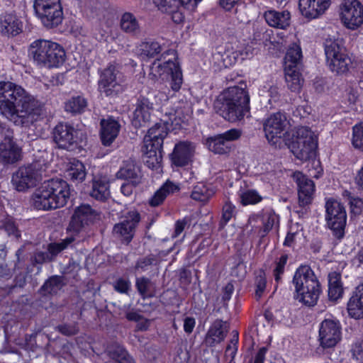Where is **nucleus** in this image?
I'll return each instance as SVG.
<instances>
[{
    "label": "nucleus",
    "mask_w": 363,
    "mask_h": 363,
    "mask_svg": "<svg viewBox=\"0 0 363 363\" xmlns=\"http://www.w3.org/2000/svg\"><path fill=\"white\" fill-rule=\"evenodd\" d=\"M0 113L16 125L28 126L43 113V105L22 86L0 82Z\"/></svg>",
    "instance_id": "obj_1"
},
{
    "label": "nucleus",
    "mask_w": 363,
    "mask_h": 363,
    "mask_svg": "<svg viewBox=\"0 0 363 363\" xmlns=\"http://www.w3.org/2000/svg\"><path fill=\"white\" fill-rule=\"evenodd\" d=\"M250 96L246 91V84L231 86L219 96L216 107L220 114L231 122L241 120L249 111Z\"/></svg>",
    "instance_id": "obj_2"
},
{
    "label": "nucleus",
    "mask_w": 363,
    "mask_h": 363,
    "mask_svg": "<svg viewBox=\"0 0 363 363\" xmlns=\"http://www.w3.org/2000/svg\"><path fill=\"white\" fill-rule=\"evenodd\" d=\"M149 77L158 82L160 86L157 87L161 90L163 89L162 86L164 82H169V83L170 90L168 93L160 94V103L167 101L169 97L173 96L170 92L179 91L183 84L182 70L174 57L173 59H168L164 62H162L160 59L155 60L150 67Z\"/></svg>",
    "instance_id": "obj_3"
},
{
    "label": "nucleus",
    "mask_w": 363,
    "mask_h": 363,
    "mask_svg": "<svg viewBox=\"0 0 363 363\" xmlns=\"http://www.w3.org/2000/svg\"><path fill=\"white\" fill-rule=\"evenodd\" d=\"M292 282L296 300L307 306H314L317 303L321 292L320 284L309 266H300L294 273Z\"/></svg>",
    "instance_id": "obj_4"
},
{
    "label": "nucleus",
    "mask_w": 363,
    "mask_h": 363,
    "mask_svg": "<svg viewBox=\"0 0 363 363\" xmlns=\"http://www.w3.org/2000/svg\"><path fill=\"white\" fill-rule=\"evenodd\" d=\"M29 53L35 63L46 68H58L65 62L64 48L58 43L48 40H36L29 47Z\"/></svg>",
    "instance_id": "obj_5"
},
{
    "label": "nucleus",
    "mask_w": 363,
    "mask_h": 363,
    "mask_svg": "<svg viewBox=\"0 0 363 363\" xmlns=\"http://www.w3.org/2000/svg\"><path fill=\"white\" fill-rule=\"evenodd\" d=\"M255 48L252 42L247 43H228L223 50H218L212 55L211 63L216 70H220L235 65L238 61L251 58Z\"/></svg>",
    "instance_id": "obj_6"
},
{
    "label": "nucleus",
    "mask_w": 363,
    "mask_h": 363,
    "mask_svg": "<svg viewBox=\"0 0 363 363\" xmlns=\"http://www.w3.org/2000/svg\"><path fill=\"white\" fill-rule=\"evenodd\" d=\"M318 147V135L306 126L296 128L290 148L295 157L306 161L315 157Z\"/></svg>",
    "instance_id": "obj_7"
},
{
    "label": "nucleus",
    "mask_w": 363,
    "mask_h": 363,
    "mask_svg": "<svg viewBox=\"0 0 363 363\" xmlns=\"http://www.w3.org/2000/svg\"><path fill=\"white\" fill-rule=\"evenodd\" d=\"M325 54L327 65L332 72L344 74L350 70L352 60L339 40L327 39L325 42Z\"/></svg>",
    "instance_id": "obj_8"
},
{
    "label": "nucleus",
    "mask_w": 363,
    "mask_h": 363,
    "mask_svg": "<svg viewBox=\"0 0 363 363\" xmlns=\"http://www.w3.org/2000/svg\"><path fill=\"white\" fill-rule=\"evenodd\" d=\"M325 220L328 228L338 239L343 238L347 223V213L343 205L330 198L325 202Z\"/></svg>",
    "instance_id": "obj_9"
},
{
    "label": "nucleus",
    "mask_w": 363,
    "mask_h": 363,
    "mask_svg": "<svg viewBox=\"0 0 363 363\" xmlns=\"http://www.w3.org/2000/svg\"><path fill=\"white\" fill-rule=\"evenodd\" d=\"M34 9L37 16L47 28H53L62 21V9L60 0H35Z\"/></svg>",
    "instance_id": "obj_10"
},
{
    "label": "nucleus",
    "mask_w": 363,
    "mask_h": 363,
    "mask_svg": "<svg viewBox=\"0 0 363 363\" xmlns=\"http://www.w3.org/2000/svg\"><path fill=\"white\" fill-rule=\"evenodd\" d=\"M42 179L40 164L33 163L20 167L13 174L11 183L18 191H26L33 188Z\"/></svg>",
    "instance_id": "obj_11"
},
{
    "label": "nucleus",
    "mask_w": 363,
    "mask_h": 363,
    "mask_svg": "<svg viewBox=\"0 0 363 363\" xmlns=\"http://www.w3.org/2000/svg\"><path fill=\"white\" fill-rule=\"evenodd\" d=\"M175 115L170 113L168 118L161 119L160 122L151 127L144 138L145 147L152 148H162L164 139L167 135L170 127L176 128L179 125Z\"/></svg>",
    "instance_id": "obj_12"
},
{
    "label": "nucleus",
    "mask_w": 363,
    "mask_h": 363,
    "mask_svg": "<svg viewBox=\"0 0 363 363\" xmlns=\"http://www.w3.org/2000/svg\"><path fill=\"white\" fill-rule=\"evenodd\" d=\"M340 18L347 28L357 29L363 25V4L358 0H344L340 6Z\"/></svg>",
    "instance_id": "obj_13"
},
{
    "label": "nucleus",
    "mask_w": 363,
    "mask_h": 363,
    "mask_svg": "<svg viewBox=\"0 0 363 363\" xmlns=\"http://www.w3.org/2000/svg\"><path fill=\"white\" fill-rule=\"evenodd\" d=\"M288 125L289 121L284 113L277 112L272 114L264 123V130L268 142L273 145H277Z\"/></svg>",
    "instance_id": "obj_14"
},
{
    "label": "nucleus",
    "mask_w": 363,
    "mask_h": 363,
    "mask_svg": "<svg viewBox=\"0 0 363 363\" xmlns=\"http://www.w3.org/2000/svg\"><path fill=\"white\" fill-rule=\"evenodd\" d=\"M120 73L116 65H110L100 73L98 89L106 96H113L122 91Z\"/></svg>",
    "instance_id": "obj_15"
},
{
    "label": "nucleus",
    "mask_w": 363,
    "mask_h": 363,
    "mask_svg": "<svg viewBox=\"0 0 363 363\" xmlns=\"http://www.w3.org/2000/svg\"><path fill=\"white\" fill-rule=\"evenodd\" d=\"M341 325L337 320L326 318L319 327L318 341L323 348L335 346L340 340Z\"/></svg>",
    "instance_id": "obj_16"
},
{
    "label": "nucleus",
    "mask_w": 363,
    "mask_h": 363,
    "mask_svg": "<svg viewBox=\"0 0 363 363\" xmlns=\"http://www.w3.org/2000/svg\"><path fill=\"white\" fill-rule=\"evenodd\" d=\"M4 139L0 143V162L4 164H14L21 160V148L13 141L11 129H3Z\"/></svg>",
    "instance_id": "obj_17"
},
{
    "label": "nucleus",
    "mask_w": 363,
    "mask_h": 363,
    "mask_svg": "<svg viewBox=\"0 0 363 363\" xmlns=\"http://www.w3.org/2000/svg\"><path fill=\"white\" fill-rule=\"evenodd\" d=\"M241 133L237 129H230L222 134L208 138L205 144L208 149L216 154H226L232 148V141L238 139Z\"/></svg>",
    "instance_id": "obj_18"
},
{
    "label": "nucleus",
    "mask_w": 363,
    "mask_h": 363,
    "mask_svg": "<svg viewBox=\"0 0 363 363\" xmlns=\"http://www.w3.org/2000/svg\"><path fill=\"white\" fill-rule=\"evenodd\" d=\"M53 189L52 180L45 181L32 195V203L38 210L55 209L54 207Z\"/></svg>",
    "instance_id": "obj_19"
},
{
    "label": "nucleus",
    "mask_w": 363,
    "mask_h": 363,
    "mask_svg": "<svg viewBox=\"0 0 363 363\" xmlns=\"http://www.w3.org/2000/svg\"><path fill=\"white\" fill-rule=\"evenodd\" d=\"M196 152L195 143L188 141H179L174 145L170 159L177 167H184L193 161Z\"/></svg>",
    "instance_id": "obj_20"
},
{
    "label": "nucleus",
    "mask_w": 363,
    "mask_h": 363,
    "mask_svg": "<svg viewBox=\"0 0 363 363\" xmlns=\"http://www.w3.org/2000/svg\"><path fill=\"white\" fill-rule=\"evenodd\" d=\"M140 219L138 211H129L123 221L114 225L113 234L122 241L129 242L133 237L135 228Z\"/></svg>",
    "instance_id": "obj_21"
},
{
    "label": "nucleus",
    "mask_w": 363,
    "mask_h": 363,
    "mask_svg": "<svg viewBox=\"0 0 363 363\" xmlns=\"http://www.w3.org/2000/svg\"><path fill=\"white\" fill-rule=\"evenodd\" d=\"M53 139L59 147L69 149L77 142L78 130L68 123H60L54 128Z\"/></svg>",
    "instance_id": "obj_22"
},
{
    "label": "nucleus",
    "mask_w": 363,
    "mask_h": 363,
    "mask_svg": "<svg viewBox=\"0 0 363 363\" xmlns=\"http://www.w3.org/2000/svg\"><path fill=\"white\" fill-rule=\"evenodd\" d=\"M330 4V0H299L298 9L304 18L311 20L324 14Z\"/></svg>",
    "instance_id": "obj_23"
},
{
    "label": "nucleus",
    "mask_w": 363,
    "mask_h": 363,
    "mask_svg": "<svg viewBox=\"0 0 363 363\" xmlns=\"http://www.w3.org/2000/svg\"><path fill=\"white\" fill-rule=\"evenodd\" d=\"M98 214L89 204H82L76 208L69 224V230L79 232L85 225L94 222Z\"/></svg>",
    "instance_id": "obj_24"
},
{
    "label": "nucleus",
    "mask_w": 363,
    "mask_h": 363,
    "mask_svg": "<svg viewBox=\"0 0 363 363\" xmlns=\"http://www.w3.org/2000/svg\"><path fill=\"white\" fill-rule=\"evenodd\" d=\"M293 179L296 182L298 188V201L301 206H305L311 203L315 192L313 182L303 175L300 172L293 174Z\"/></svg>",
    "instance_id": "obj_25"
},
{
    "label": "nucleus",
    "mask_w": 363,
    "mask_h": 363,
    "mask_svg": "<svg viewBox=\"0 0 363 363\" xmlns=\"http://www.w3.org/2000/svg\"><path fill=\"white\" fill-rule=\"evenodd\" d=\"M260 221L262 224V229L259 231L260 237H264L273 228L279 225V218L272 210H266L262 214H255L249 218V225L252 228L255 227V223Z\"/></svg>",
    "instance_id": "obj_26"
},
{
    "label": "nucleus",
    "mask_w": 363,
    "mask_h": 363,
    "mask_svg": "<svg viewBox=\"0 0 363 363\" xmlns=\"http://www.w3.org/2000/svg\"><path fill=\"white\" fill-rule=\"evenodd\" d=\"M153 110L152 104L148 99L140 98L136 103V108L132 119L133 125L139 128L145 125L150 120L151 113Z\"/></svg>",
    "instance_id": "obj_27"
},
{
    "label": "nucleus",
    "mask_w": 363,
    "mask_h": 363,
    "mask_svg": "<svg viewBox=\"0 0 363 363\" xmlns=\"http://www.w3.org/2000/svg\"><path fill=\"white\" fill-rule=\"evenodd\" d=\"M100 135L102 144L109 146L116 138L120 131L118 122L112 117L101 121Z\"/></svg>",
    "instance_id": "obj_28"
},
{
    "label": "nucleus",
    "mask_w": 363,
    "mask_h": 363,
    "mask_svg": "<svg viewBox=\"0 0 363 363\" xmlns=\"http://www.w3.org/2000/svg\"><path fill=\"white\" fill-rule=\"evenodd\" d=\"M347 310L352 318H363V283L359 284L352 292L347 302Z\"/></svg>",
    "instance_id": "obj_29"
},
{
    "label": "nucleus",
    "mask_w": 363,
    "mask_h": 363,
    "mask_svg": "<svg viewBox=\"0 0 363 363\" xmlns=\"http://www.w3.org/2000/svg\"><path fill=\"white\" fill-rule=\"evenodd\" d=\"M52 186L54 196V207L55 208L64 206L70 196L69 185L63 179H52Z\"/></svg>",
    "instance_id": "obj_30"
},
{
    "label": "nucleus",
    "mask_w": 363,
    "mask_h": 363,
    "mask_svg": "<svg viewBox=\"0 0 363 363\" xmlns=\"http://www.w3.org/2000/svg\"><path fill=\"white\" fill-rule=\"evenodd\" d=\"M179 185L170 180H167L149 199L148 203L152 207H157L163 203L167 196L179 191Z\"/></svg>",
    "instance_id": "obj_31"
},
{
    "label": "nucleus",
    "mask_w": 363,
    "mask_h": 363,
    "mask_svg": "<svg viewBox=\"0 0 363 363\" xmlns=\"http://www.w3.org/2000/svg\"><path fill=\"white\" fill-rule=\"evenodd\" d=\"M264 18L269 26L285 29L290 24L291 15L288 11L269 10L264 13Z\"/></svg>",
    "instance_id": "obj_32"
},
{
    "label": "nucleus",
    "mask_w": 363,
    "mask_h": 363,
    "mask_svg": "<svg viewBox=\"0 0 363 363\" xmlns=\"http://www.w3.org/2000/svg\"><path fill=\"white\" fill-rule=\"evenodd\" d=\"M65 174L67 179L74 183L79 184L85 179L86 170L82 162L73 159L67 163Z\"/></svg>",
    "instance_id": "obj_33"
},
{
    "label": "nucleus",
    "mask_w": 363,
    "mask_h": 363,
    "mask_svg": "<svg viewBox=\"0 0 363 363\" xmlns=\"http://www.w3.org/2000/svg\"><path fill=\"white\" fill-rule=\"evenodd\" d=\"M202 0H153V3L162 12H172L178 4L194 10Z\"/></svg>",
    "instance_id": "obj_34"
},
{
    "label": "nucleus",
    "mask_w": 363,
    "mask_h": 363,
    "mask_svg": "<svg viewBox=\"0 0 363 363\" xmlns=\"http://www.w3.org/2000/svg\"><path fill=\"white\" fill-rule=\"evenodd\" d=\"M90 195L96 200L105 201L110 196L108 180L106 177H94Z\"/></svg>",
    "instance_id": "obj_35"
},
{
    "label": "nucleus",
    "mask_w": 363,
    "mask_h": 363,
    "mask_svg": "<svg viewBox=\"0 0 363 363\" xmlns=\"http://www.w3.org/2000/svg\"><path fill=\"white\" fill-rule=\"evenodd\" d=\"M143 161L145 164L151 169L157 173L162 172V148H155L152 147H145Z\"/></svg>",
    "instance_id": "obj_36"
},
{
    "label": "nucleus",
    "mask_w": 363,
    "mask_h": 363,
    "mask_svg": "<svg viewBox=\"0 0 363 363\" xmlns=\"http://www.w3.org/2000/svg\"><path fill=\"white\" fill-rule=\"evenodd\" d=\"M75 239L72 236H70L62 240L61 242L50 244L48 249V252H38L35 255V262L40 263L47 260H51L55 255L65 249Z\"/></svg>",
    "instance_id": "obj_37"
},
{
    "label": "nucleus",
    "mask_w": 363,
    "mask_h": 363,
    "mask_svg": "<svg viewBox=\"0 0 363 363\" xmlns=\"http://www.w3.org/2000/svg\"><path fill=\"white\" fill-rule=\"evenodd\" d=\"M21 30L19 19L12 13L0 16V32L4 34L17 35Z\"/></svg>",
    "instance_id": "obj_38"
},
{
    "label": "nucleus",
    "mask_w": 363,
    "mask_h": 363,
    "mask_svg": "<svg viewBox=\"0 0 363 363\" xmlns=\"http://www.w3.org/2000/svg\"><path fill=\"white\" fill-rule=\"evenodd\" d=\"M226 335V328L224 323L222 320H217L210 327L207 336L206 341L211 345H215L222 342Z\"/></svg>",
    "instance_id": "obj_39"
},
{
    "label": "nucleus",
    "mask_w": 363,
    "mask_h": 363,
    "mask_svg": "<svg viewBox=\"0 0 363 363\" xmlns=\"http://www.w3.org/2000/svg\"><path fill=\"white\" fill-rule=\"evenodd\" d=\"M117 177L120 179L130 180L134 184H138L140 178L139 169L132 160L124 162L123 166L117 172Z\"/></svg>",
    "instance_id": "obj_40"
},
{
    "label": "nucleus",
    "mask_w": 363,
    "mask_h": 363,
    "mask_svg": "<svg viewBox=\"0 0 363 363\" xmlns=\"http://www.w3.org/2000/svg\"><path fill=\"white\" fill-rule=\"evenodd\" d=\"M343 288L341 276L337 272L328 275V297L331 301H337L342 297Z\"/></svg>",
    "instance_id": "obj_41"
},
{
    "label": "nucleus",
    "mask_w": 363,
    "mask_h": 363,
    "mask_svg": "<svg viewBox=\"0 0 363 363\" xmlns=\"http://www.w3.org/2000/svg\"><path fill=\"white\" fill-rule=\"evenodd\" d=\"M302 59V51L300 45L293 43L286 51L284 57V69L297 68Z\"/></svg>",
    "instance_id": "obj_42"
},
{
    "label": "nucleus",
    "mask_w": 363,
    "mask_h": 363,
    "mask_svg": "<svg viewBox=\"0 0 363 363\" xmlns=\"http://www.w3.org/2000/svg\"><path fill=\"white\" fill-rule=\"evenodd\" d=\"M215 187L211 184L199 182L194 186L191 198L196 201H206L215 193Z\"/></svg>",
    "instance_id": "obj_43"
},
{
    "label": "nucleus",
    "mask_w": 363,
    "mask_h": 363,
    "mask_svg": "<svg viewBox=\"0 0 363 363\" xmlns=\"http://www.w3.org/2000/svg\"><path fill=\"white\" fill-rule=\"evenodd\" d=\"M285 80L288 88L294 92H299L301 89L303 79L297 68L286 69Z\"/></svg>",
    "instance_id": "obj_44"
},
{
    "label": "nucleus",
    "mask_w": 363,
    "mask_h": 363,
    "mask_svg": "<svg viewBox=\"0 0 363 363\" xmlns=\"http://www.w3.org/2000/svg\"><path fill=\"white\" fill-rule=\"evenodd\" d=\"M121 28L128 33L137 35L140 33V27L138 21L133 14L130 13H125L121 18Z\"/></svg>",
    "instance_id": "obj_45"
},
{
    "label": "nucleus",
    "mask_w": 363,
    "mask_h": 363,
    "mask_svg": "<svg viewBox=\"0 0 363 363\" xmlns=\"http://www.w3.org/2000/svg\"><path fill=\"white\" fill-rule=\"evenodd\" d=\"M87 106L86 99L81 96H73L65 105V111L72 113H80L84 111Z\"/></svg>",
    "instance_id": "obj_46"
},
{
    "label": "nucleus",
    "mask_w": 363,
    "mask_h": 363,
    "mask_svg": "<svg viewBox=\"0 0 363 363\" xmlns=\"http://www.w3.org/2000/svg\"><path fill=\"white\" fill-rule=\"evenodd\" d=\"M238 196L243 206L254 205L262 199V197L255 189H241L238 192Z\"/></svg>",
    "instance_id": "obj_47"
},
{
    "label": "nucleus",
    "mask_w": 363,
    "mask_h": 363,
    "mask_svg": "<svg viewBox=\"0 0 363 363\" xmlns=\"http://www.w3.org/2000/svg\"><path fill=\"white\" fill-rule=\"evenodd\" d=\"M359 94L357 88L353 86H349L345 91L342 97V104L350 111L354 108L355 104L358 100Z\"/></svg>",
    "instance_id": "obj_48"
},
{
    "label": "nucleus",
    "mask_w": 363,
    "mask_h": 363,
    "mask_svg": "<svg viewBox=\"0 0 363 363\" xmlns=\"http://www.w3.org/2000/svg\"><path fill=\"white\" fill-rule=\"evenodd\" d=\"M350 141L355 150L363 152V122L352 127Z\"/></svg>",
    "instance_id": "obj_49"
},
{
    "label": "nucleus",
    "mask_w": 363,
    "mask_h": 363,
    "mask_svg": "<svg viewBox=\"0 0 363 363\" xmlns=\"http://www.w3.org/2000/svg\"><path fill=\"white\" fill-rule=\"evenodd\" d=\"M136 286L140 294L144 297H150L155 295V286L148 279L144 277L137 279Z\"/></svg>",
    "instance_id": "obj_50"
},
{
    "label": "nucleus",
    "mask_w": 363,
    "mask_h": 363,
    "mask_svg": "<svg viewBox=\"0 0 363 363\" xmlns=\"http://www.w3.org/2000/svg\"><path fill=\"white\" fill-rule=\"evenodd\" d=\"M301 230L302 228L298 223L292 225L289 228V231L285 238L284 245L288 247L293 246L298 240L301 239L303 236Z\"/></svg>",
    "instance_id": "obj_51"
},
{
    "label": "nucleus",
    "mask_w": 363,
    "mask_h": 363,
    "mask_svg": "<svg viewBox=\"0 0 363 363\" xmlns=\"http://www.w3.org/2000/svg\"><path fill=\"white\" fill-rule=\"evenodd\" d=\"M108 353L118 363H134L133 358L122 347L117 346L113 351L109 350Z\"/></svg>",
    "instance_id": "obj_52"
},
{
    "label": "nucleus",
    "mask_w": 363,
    "mask_h": 363,
    "mask_svg": "<svg viewBox=\"0 0 363 363\" xmlns=\"http://www.w3.org/2000/svg\"><path fill=\"white\" fill-rule=\"evenodd\" d=\"M62 286L60 277H52L49 279L42 286L41 289L45 294H55Z\"/></svg>",
    "instance_id": "obj_53"
},
{
    "label": "nucleus",
    "mask_w": 363,
    "mask_h": 363,
    "mask_svg": "<svg viewBox=\"0 0 363 363\" xmlns=\"http://www.w3.org/2000/svg\"><path fill=\"white\" fill-rule=\"evenodd\" d=\"M162 46L157 42H147L141 45L142 55L153 57L162 51Z\"/></svg>",
    "instance_id": "obj_54"
},
{
    "label": "nucleus",
    "mask_w": 363,
    "mask_h": 363,
    "mask_svg": "<svg viewBox=\"0 0 363 363\" xmlns=\"http://www.w3.org/2000/svg\"><path fill=\"white\" fill-rule=\"evenodd\" d=\"M344 195L348 196L351 213L353 215H359L363 209L362 200L359 198L352 196L348 191H345Z\"/></svg>",
    "instance_id": "obj_55"
},
{
    "label": "nucleus",
    "mask_w": 363,
    "mask_h": 363,
    "mask_svg": "<svg viewBox=\"0 0 363 363\" xmlns=\"http://www.w3.org/2000/svg\"><path fill=\"white\" fill-rule=\"evenodd\" d=\"M288 256L286 255H281V257L276 261L275 268L274 269V275L275 281L278 283L281 279L280 275L283 274L284 267L286 264Z\"/></svg>",
    "instance_id": "obj_56"
},
{
    "label": "nucleus",
    "mask_w": 363,
    "mask_h": 363,
    "mask_svg": "<svg viewBox=\"0 0 363 363\" xmlns=\"http://www.w3.org/2000/svg\"><path fill=\"white\" fill-rule=\"evenodd\" d=\"M266 278L264 273L260 272L255 280V296L257 299L260 298L266 289Z\"/></svg>",
    "instance_id": "obj_57"
},
{
    "label": "nucleus",
    "mask_w": 363,
    "mask_h": 363,
    "mask_svg": "<svg viewBox=\"0 0 363 363\" xmlns=\"http://www.w3.org/2000/svg\"><path fill=\"white\" fill-rule=\"evenodd\" d=\"M235 215V206L226 202L223 208L222 222L227 223Z\"/></svg>",
    "instance_id": "obj_58"
},
{
    "label": "nucleus",
    "mask_w": 363,
    "mask_h": 363,
    "mask_svg": "<svg viewBox=\"0 0 363 363\" xmlns=\"http://www.w3.org/2000/svg\"><path fill=\"white\" fill-rule=\"evenodd\" d=\"M114 289L120 293H127L130 287L128 279L120 278L114 284Z\"/></svg>",
    "instance_id": "obj_59"
},
{
    "label": "nucleus",
    "mask_w": 363,
    "mask_h": 363,
    "mask_svg": "<svg viewBox=\"0 0 363 363\" xmlns=\"http://www.w3.org/2000/svg\"><path fill=\"white\" fill-rule=\"evenodd\" d=\"M4 228L9 235H13L16 238L20 237V233L11 219L9 218L6 221Z\"/></svg>",
    "instance_id": "obj_60"
},
{
    "label": "nucleus",
    "mask_w": 363,
    "mask_h": 363,
    "mask_svg": "<svg viewBox=\"0 0 363 363\" xmlns=\"http://www.w3.org/2000/svg\"><path fill=\"white\" fill-rule=\"evenodd\" d=\"M59 330L64 335H72L75 334L78 329L74 325H64L59 326Z\"/></svg>",
    "instance_id": "obj_61"
},
{
    "label": "nucleus",
    "mask_w": 363,
    "mask_h": 363,
    "mask_svg": "<svg viewBox=\"0 0 363 363\" xmlns=\"http://www.w3.org/2000/svg\"><path fill=\"white\" fill-rule=\"evenodd\" d=\"M196 325V321L194 318L187 317L184 321V330L186 333H191Z\"/></svg>",
    "instance_id": "obj_62"
},
{
    "label": "nucleus",
    "mask_w": 363,
    "mask_h": 363,
    "mask_svg": "<svg viewBox=\"0 0 363 363\" xmlns=\"http://www.w3.org/2000/svg\"><path fill=\"white\" fill-rule=\"evenodd\" d=\"M137 184L134 183H124L121 186V191L125 196H129L132 194L134 186Z\"/></svg>",
    "instance_id": "obj_63"
},
{
    "label": "nucleus",
    "mask_w": 363,
    "mask_h": 363,
    "mask_svg": "<svg viewBox=\"0 0 363 363\" xmlns=\"http://www.w3.org/2000/svg\"><path fill=\"white\" fill-rule=\"evenodd\" d=\"M187 224V220L186 218L178 220L175 224V230L174 233V237H178L184 230L186 225Z\"/></svg>",
    "instance_id": "obj_64"
}]
</instances>
